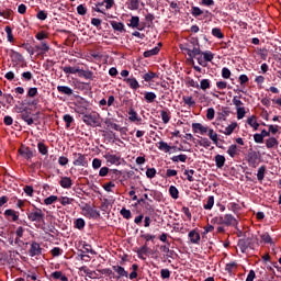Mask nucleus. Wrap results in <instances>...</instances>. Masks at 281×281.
<instances>
[{
    "instance_id": "obj_54",
    "label": "nucleus",
    "mask_w": 281,
    "mask_h": 281,
    "mask_svg": "<svg viewBox=\"0 0 281 281\" xmlns=\"http://www.w3.org/2000/svg\"><path fill=\"white\" fill-rule=\"evenodd\" d=\"M184 175L187 176L188 181L192 182L194 181V169H186Z\"/></svg>"
},
{
    "instance_id": "obj_39",
    "label": "nucleus",
    "mask_w": 281,
    "mask_h": 281,
    "mask_svg": "<svg viewBox=\"0 0 281 281\" xmlns=\"http://www.w3.org/2000/svg\"><path fill=\"white\" fill-rule=\"evenodd\" d=\"M157 99V94L155 92H145L146 102L153 103Z\"/></svg>"
},
{
    "instance_id": "obj_8",
    "label": "nucleus",
    "mask_w": 281,
    "mask_h": 281,
    "mask_svg": "<svg viewBox=\"0 0 281 281\" xmlns=\"http://www.w3.org/2000/svg\"><path fill=\"white\" fill-rule=\"evenodd\" d=\"M106 164L110 166H120L122 162V157L113 154H106L105 156Z\"/></svg>"
},
{
    "instance_id": "obj_40",
    "label": "nucleus",
    "mask_w": 281,
    "mask_h": 281,
    "mask_svg": "<svg viewBox=\"0 0 281 281\" xmlns=\"http://www.w3.org/2000/svg\"><path fill=\"white\" fill-rule=\"evenodd\" d=\"M212 207H214V195L209 196L204 204V210H212Z\"/></svg>"
},
{
    "instance_id": "obj_34",
    "label": "nucleus",
    "mask_w": 281,
    "mask_h": 281,
    "mask_svg": "<svg viewBox=\"0 0 281 281\" xmlns=\"http://www.w3.org/2000/svg\"><path fill=\"white\" fill-rule=\"evenodd\" d=\"M247 124H249V126H251L252 128H255V131H258V127L260 126V124L258 123V121H256V116H250V117H248Z\"/></svg>"
},
{
    "instance_id": "obj_7",
    "label": "nucleus",
    "mask_w": 281,
    "mask_h": 281,
    "mask_svg": "<svg viewBox=\"0 0 281 281\" xmlns=\"http://www.w3.org/2000/svg\"><path fill=\"white\" fill-rule=\"evenodd\" d=\"M223 225L226 227H238V220L232 214H225L223 216Z\"/></svg>"
},
{
    "instance_id": "obj_41",
    "label": "nucleus",
    "mask_w": 281,
    "mask_h": 281,
    "mask_svg": "<svg viewBox=\"0 0 281 281\" xmlns=\"http://www.w3.org/2000/svg\"><path fill=\"white\" fill-rule=\"evenodd\" d=\"M169 193H170L171 199H179V189H177V187L171 186L169 188Z\"/></svg>"
},
{
    "instance_id": "obj_37",
    "label": "nucleus",
    "mask_w": 281,
    "mask_h": 281,
    "mask_svg": "<svg viewBox=\"0 0 281 281\" xmlns=\"http://www.w3.org/2000/svg\"><path fill=\"white\" fill-rule=\"evenodd\" d=\"M265 172H267V167H265V166L259 167L258 172H257L258 181H262L265 179Z\"/></svg>"
},
{
    "instance_id": "obj_19",
    "label": "nucleus",
    "mask_w": 281,
    "mask_h": 281,
    "mask_svg": "<svg viewBox=\"0 0 281 281\" xmlns=\"http://www.w3.org/2000/svg\"><path fill=\"white\" fill-rule=\"evenodd\" d=\"M57 91L59 93H64V95H72L74 94V90L67 86H58Z\"/></svg>"
},
{
    "instance_id": "obj_28",
    "label": "nucleus",
    "mask_w": 281,
    "mask_h": 281,
    "mask_svg": "<svg viewBox=\"0 0 281 281\" xmlns=\"http://www.w3.org/2000/svg\"><path fill=\"white\" fill-rule=\"evenodd\" d=\"M142 0H128L127 8L128 10H139V3Z\"/></svg>"
},
{
    "instance_id": "obj_60",
    "label": "nucleus",
    "mask_w": 281,
    "mask_h": 281,
    "mask_svg": "<svg viewBox=\"0 0 281 281\" xmlns=\"http://www.w3.org/2000/svg\"><path fill=\"white\" fill-rule=\"evenodd\" d=\"M21 47H23V49H26V52L31 55L34 56V48L32 47V45L27 44V43H23L21 45Z\"/></svg>"
},
{
    "instance_id": "obj_62",
    "label": "nucleus",
    "mask_w": 281,
    "mask_h": 281,
    "mask_svg": "<svg viewBox=\"0 0 281 281\" xmlns=\"http://www.w3.org/2000/svg\"><path fill=\"white\" fill-rule=\"evenodd\" d=\"M77 13L80 15V16H85V14H87V8L83 5V4H79L77 7Z\"/></svg>"
},
{
    "instance_id": "obj_47",
    "label": "nucleus",
    "mask_w": 281,
    "mask_h": 281,
    "mask_svg": "<svg viewBox=\"0 0 281 281\" xmlns=\"http://www.w3.org/2000/svg\"><path fill=\"white\" fill-rule=\"evenodd\" d=\"M212 34H213V36H215V38H225V35L223 34V32L218 27H214L212 30Z\"/></svg>"
},
{
    "instance_id": "obj_42",
    "label": "nucleus",
    "mask_w": 281,
    "mask_h": 281,
    "mask_svg": "<svg viewBox=\"0 0 281 281\" xmlns=\"http://www.w3.org/2000/svg\"><path fill=\"white\" fill-rule=\"evenodd\" d=\"M4 32H7V38L9 43H14V35H12V27L5 26Z\"/></svg>"
},
{
    "instance_id": "obj_9",
    "label": "nucleus",
    "mask_w": 281,
    "mask_h": 281,
    "mask_svg": "<svg viewBox=\"0 0 281 281\" xmlns=\"http://www.w3.org/2000/svg\"><path fill=\"white\" fill-rule=\"evenodd\" d=\"M43 254V248H41V245L36 241H33L31 244V248L29 249V255L31 258H34V256H41Z\"/></svg>"
},
{
    "instance_id": "obj_52",
    "label": "nucleus",
    "mask_w": 281,
    "mask_h": 281,
    "mask_svg": "<svg viewBox=\"0 0 281 281\" xmlns=\"http://www.w3.org/2000/svg\"><path fill=\"white\" fill-rule=\"evenodd\" d=\"M64 122H66V128H70L71 123L74 122V116L69 114L64 115Z\"/></svg>"
},
{
    "instance_id": "obj_24",
    "label": "nucleus",
    "mask_w": 281,
    "mask_h": 281,
    "mask_svg": "<svg viewBox=\"0 0 281 281\" xmlns=\"http://www.w3.org/2000/svg\"><path fill=\"white\" fill-rule=\"evenodd\" d=\"M59 184L61 188L69 189L72 186L71 178L69 177H63L61 180L59 181Z\"/></svg>"
},
{
    "instance_id": "obj_31",
    "label": "nucleus",
    "mask_w": 281,
    "mask_h": 281,
    "mask_svg": "<svg viewBox=\"0 0 281 281\" xmlns=\"http://www.w3.org/2000/svg\"><path fill=\"white\" fill-rule=\"evenodd\" d=\"M104 124L106 125L108 128H111L112 131H121L120 125L112 122L111 119L105 120Z\"/></svg>"
},
{
    "instance_id": "obj_44",
    "label": "nucleus",
    "mask_w": 281,
    "mask_h": 281,
    "mask_svg": "<svg viewBox=\"0 0 281 281\" xmlns=\"http://www.w3.org/2000/svg\"><path fill=\"white\" fill-rule=\"evenodd\" d=\"M156 175H157V169H155V168H147V170H146L147 179H155Z\"/></svg>"
},
{
    "instance_id": "obj_1",
    "label": "nucleus",
    "mask_w": 281,
    "mask_h": 281,
    "mask_svg": "<svg viewBox=\"0 0 281 281\" xmlns=\"http://www.w3.org/2000/svg\"><path fill=\"white\" fill-rule=\"evenodd\" d=\"M180 49L182 52H187L190 58H196V56H201V48L199 47V42L189 41L184 44H180Z\"/></svg>"
},
{
    "instance_id": "obj_55",
    "label": "nucleus",
    "mask_w": 281,
    "mask_h": 281,
    "mask_svg": "<svg viewBox=\"0 0 281 281\" xmlns=\"http://www.w3.org/2000/svg\"><path fill=\"white\" fill-rule=\"evenodd\" d=\"M85 225H86V223H85V221L82 218H77L75 221L76 229H85Z\"/></svg>"
},
{
    "instance_id": "obj_36",
    "label": "nucleus",
    "mask_w": 281,
    "mask_h": 281,
    "mask_svg": "<svg viewBox=\"0 0 281 281\" xmlns=\"http://www.w3.org/2000/svg\"><path fill=\"white\" fill-rule=\"evenodd\" d=\"M128 115L130 122H142V119L137 117V112H135V110L131 109Z\"/></svg>"
},
{
    "instance_id": "obj_48",
    "label": "nucleus",
    "mask_w": 281,
    "mask_h": 281,
    "mask_svg": "<svg viewBox=\"0 0 281 281\" xmlns=\"http://www.w3.org/2000/svg\"><path fill=\"white\" fill-rule=\"evenodd\" d=\"M160 115H161V120H162L164 124H168V122H170V112L162 110L160 112Z\"/></svg>"
},
{
    "instance_id": "obj_29",
    "label": "nucleus",
    "mask_w": 281,
    "mask_h": 281,
    "mask_svg": "<svg viewBox=\"0 0 281 281\" xmlns=\"http://www.w3.org/2000/svg\"><path fill=\"white\" fill-rule=\"evenodd\" d=\"M236 126H238V123L234 122L231 125H228L225 131H221V133H224V135H232L234 131H236Z\"/></svg>"
},
{
    "instance_id": "obj_49",
    "label": "nucleus",
    "mask_w": 281,
    "mask_h": 281,
    "mask_svg": "<svg viewBox=\"0 0 281 281\" xmlns=\"http://www.w3.org/2000/svg\"><path fill=\"white\" fill-rule=\"evenodd\" d=\"M202 56L204 57L205 63H212V60H214V54H212V52H204L202 53Z\"/></svg>"
},
{
    "instance_id": "obj_46",
    "label": "nucleus",
    "mask_w": 281,
    "mask_h": 281,
    "mask_svg": "<svg viewBox=\"0 0 281 281\" xmlns=\"http://www.w3.org/2000/svg\"><path fill=\"white\" fill-rule=\"evenodd\" d=\"M145 82H150V80H154V78H157V74L149 71L143 76Z\"/></svg>"
},
{
    "instance_id": "obj_10",
    "label": "nucleus",
    "mask_w": 281,
    "mask_h": 281,
    "mask_svg": "<svg viewBox=\"0 0 281 281\" xmlns=\"http://www.w3.org/2000/svg\"><path fill=\"white\" fill-rule=\"evenodd\" d=\"M33 50H34V54H35V52L37 53V56H45V54H47V52H49V46L47 45L46 42H42L41 45H35Z\"/></svg>"
},
{
    "instance_id": "obj_32",
    "label": "nucleus",
    "mask_w": 281,
    "mask_h": 281,
    "mask_svg": "<svg viewBox=\"0 0 281 281\" xmlns=\"http://www.w3.org/2000/svg\"><path fill=\"white\" fill-rule=\"evenodd\" d=\"M64 74H79L80 67L65 66L63 68Z\"/></svg>"
},
{
    "instance_id": "obj_43",
    "label": "nucleus",
    "mask_w": 281,
    "mask_h": 281,
    "mask_svg": "<svg viewBox=\"0 0 281 281\" xmlns=\"http://www.w3.org/2000/svg\"><path fill=\"white\" fill-rule=\"evenodd\" d=\"M191 14H192V16H195V19H196V18L201 16V14H203V10H201V8H199V7H192Z\"/></svg>"
},
{
    "instance_id": "obj_14",
    "label": "nucleus",
    "mask_w": 281,
    "mask_h": 281,
    "mask_svg": "<svg viewBox=\"0 0 281 281\" xmlns=\"http://www.w3.org/2000/svg\"><path fill=\"white\" fill-rule=\"evenodd\" d=\"M79 276H87L88 278H93V276H95V271L89 269L87 266H82L79 268Z\"/></svg>"
},
{
    "instance_id": "obj_18",
    "label": "nucleus",
    "mask_w": 281,
    "mask_h": 281,
    "mask_svg": "<svg viewBox=\"0 0 281 281\" xmlns=\"http://www.w3.org/2000/svg\"><path fill=\"white\" fill-rule=\"evenodd\" d=\"M79 78H85L86 80H93V71L82 70L79 68Z\"/></svg>"
},
{
    "instance_id": "obj_53",
    "label": "nucleus",
    "mask_w": 281,
    "mask_h": 281,
    "mask_svg": "<svg viewBox=\"0 0 281 281\" xmlns=\"http://www.w3.org/2000/svg\"><path fill=\"white\" fill-rule=\"evenodd\" d=\"M196 60L201 67H207V64L205 63V58L203 57V53L200 50V55H196Z\"/></svg>"
},
{
    "instance_id": "obj_3",
    "label": "nucleus",
    "mask_w": 281,
    "mask_h": 281,
    "mask_svg": "<svg viewBox=\"0 0 281 281\" xmlns=\"http://www.w3.org/2000/svg\"><path fill=\"white\" fill-rule=\"evenodd\" d=\"M240 98H243V95H235L233 98V104L237 110V120H243V117H245L247 114V111L245 110V103L240 101Z\"/></svg>"
},
{
    "instance_id": "obj_27",
    "label": "nucleus",
    "mask_w": 281,
    "mask_h": 281,
    "mask_svg": "<svg viewBox=\"0 0 281 281\" xmlns=\"http://www.w3.org/2000/svg\"><path fill=\"white\" fill-rule=\"evenodd\" d=\"M158 148H159V150H162L164 153H170V150H172V147L164 140H160L158 143Z\"/></svg>"
},
{
    "instance_id": "obj_56",
    "label": "nucleus",
    "mask_w": 281,
    "mask_h": 281,
    "mask_svg": "<svg viewBox=\"0 0 281 281\" xmlns=\"http://www.w3.org/2000/svg\"><path fill=\"white\" fill-rule=\"evenodd\" d=\"M182 100L184 104H187L188 106H194V104H196V102L194 101V99H192V97H183Z\"/></svg>"
},
{
    "instance_id": "obj_13",
    "label": "nucleus",
    "mask_w": 281,
    "mask_h": 281,
    "mask_svg": "<svg viewBox=\"0 0 281 281\" xmlns=\"http://www.w3.org/2000/svg\"><path fill=\"white\" fill-rule=\"evenodd\" d=\"M192 130L194 133H201V135H205L210 128L207 126H203L201 123H193L192 124Z\"/></svg>"
},
{
    "instance_id": "obj_11",
    "label": "nucleus",
    "mask_w": 281,
    "mask_h": 281,
    "mask_svg": "<svg viewBox=\"0 0 281 281\" xmlns=\"http://www.w3.org/2000/svg\"><path fill=\"white\" fill-rule=\"evenodd\" d=\"M4 216H5V218H8V221H10V218H11V221L13 223H16V221H19V212H16L12 209H7L4 211Z\"/></svg>"
},
{
    "instance_id": "obj_50",
    "label": "nucleus",
    "mask_w": 281,
    "mask_h": 281,
    "mask_svg": "<svg viewBox=\"0 0 281 281\" xmlns=\"http://www.w3.org/2000/svg\"><path fill=\"white\" fill-rule=\"evenodd\" d=\"M57 200H58V196H56V195H50V196H48V198H46V199L44 200V204H45V205H52V204L56 203Z\"/></svg>"
},
{
    "instance_id": "obj_58",
    "label": "nucleus",
    "mask_w": 281,
    "mask_h": 281,
    "mask_svg": "<svg viewBox=\"0 0 281 281\" xmlns=\"http://www.w3.org/2000/svg\"><path fill=\"white\" fill-rule=\"evenodd\" d=\"M200 146H203V148H210V146H212V142H210V139L207 138H201V140L199 142Z\"/></svg>"
},
{
    "instance_id": "obj_12",
    "label": "nucleus",
    "mask_w": 281,
    "mask_h": 281,
    "mask_svg": "<svg viewBox=\"0 0 281 281\" xmlns=\"http://www.w3.org/2000/svg\"><path fill=\"white\" fill-rule=\"evenodd\" d=\"M189 238L192 245H199V243H201V234L194 229L189 232Z\"/></svg>"
},
{
    "instance_id": "obj_4",
    "label": "nucleus",
    "mask_w": 281,
    "mask_h": 281,
    "mask_svg": "<svg viewBox=\"0 0 281 281\" xmlns=\"http://www.w3.org/2000/svg\"><path fill=\"white\" fill-rule=\"evenodd\" d=\"M82 122H85L87 126H92L93 128H95V126H100V114L98 113L83 114Z\"/></svg>"
},
{
    "instance_id": "obj_38",
    "label": "nucleus",
    "mask_w": 281,
    "mask_h": 281,
    "mask_svg": "<svg viewBox=\"0 0 281 281\" xmlns=\"http://www.w3.org/2000/svg\"><path fill=\"white\" fill-rule=\"evenodd\" d=\"M57 201H59V203H61V205H71V203H74V199L68 198V196H61L59 198Z\"/></svg>"
},
{
    "instance_id": "obj_25",
    "label": "nucleus",
    "mask_w": 281,
    "mask_h": 281,
    "mask_svg": "<svg viewBox=\"0 0 281 281\" xmlns=\"http://www.w3.org/2000/svg\"><path fill=\"white\" fill-rule=\"evenodd\" d=\"M110 25H112V29L115 32H124V23H122V22L111 21Z\"/></svg>"
},
{
    "instance_id": "obj_30",
    "label": "nucleus",
    "mask_w": 281,
    "mask_h": 281,
    "mask_svg": "<svg viewBox=\"0 0 281 281\" xmlns=\"http://www.w3.org/2000/svg\"><path fill=\"white\" fill-rule=\"evenodd\" d=\"M227 155L234 159L238 155V145H231L227 149Z\"/></svg>"
},
{
    "instance_id": "obj_23",
    "label": "nucleus",
    "mask_w": 281,
    "mask_h": 281,
    "mask_svg": "<svg viewBox=\"0 0 281 281\" xmlns=\"http://www.w3.org/2000/svg\"><path fill=\"white\" fill-rule=\"evenodd\" d=\"M171 161H173L175 164H179V161H181L182 164H186V161H188V155L180 154L178 156H173L171 157Z\"/></svg>"
},
{
    "instance_id": "obj_16",
    "label": "nucleus",
    "mask_w": 281,
    "mask_h": 281,
    "mask_svg": "<svg viewBox=\"0 0 281 281\" xmlns=\"http://www.w3.org/2000/svg\"><path fill=\"white\" fill-rule=\"evenodd\" d=\"M19 153L24 159H32L34 157V151L29 147H23L19 149Z\"/></svg>"
},
{
    "instance_id": "obj_35",
    "label": "nucleus",
    "mask_w": 281,
    "mask_h": 281,
    "mask_svg": "<svg viewBox=\"0 0 281 281\" xmlns=\"http://www.w3.org/2000/svg\"><path fill=\"white\" fill-rule=\"evenodd\" d=\"M278 140L276 137H270L266 140L267 148H276L278 146Z\"/></svg>"
},
{
    "instance_id": "obj_33",
    "label": "nucleus",
    "mask_w": 281,
    "mask_h": 281,
    "mask_svg": "<svg viewBox=\"0 0 281 281\" xmlns=\"http://www.w3.org/2000/svg\"><path fill=\"white\" fill-rule=\"evenodd\" d=\"M209 137L211 140H213V144L217 145L218 144V134L214 132V130L210 128L207 131Z\"/></svg>"
},
{
    "instance_id": "obj_51",
    "label": "nucleus",
    "mask_w": 281,
    "mask_h": 281,
    "mask_svg": "<svg viewBox=\"0 0 281 281\" xmlns=\"http://www.w3.org/2000/svg\"><path fill=\"white\" fill-rule=\"evenodd\" d=\"M200 89H202V91H206V89H210V79H202L200 81Z\"/></svg>"
},
{
    "instance_id": "obj_63",
    "label": "nucleus",
    "mask_w": 281,
    "mask_h": 281,
    "mask_svg": "<svg viewBox=\"0 0 281 281\" xmlns=\"http://www.w3.org/2000/svg\"><path fill=\"white\" fill-rule=\"evenodd\" d=\"M112 179H120V177H122V171L117 170V169H112L110 172Z\"/></svg>"
},
{
    "instance_id": "obj_6",
    "label": "nucleus",
    "mask_w": 281,
    "mask_h": 281,
    "mask_svg": "<svg viewBox=\"0 0 281 281\" xmlns=\"http://www.w3.org/2000/svg\"><path fill=\"white\" fill-rule=\"evenodd\" d=\"M72 159L74 166H81L82 168H87V166H89V160H87V156L85 154L74 153Z\"/></svg>"
},
{
    "instance_id": "obj_57",
    "label": "nucleus",
    "mask_w": 281,
    "mask_h": 281,
    "mask_svg": "<svg viewBox=\"0 0 281 281\" xmlns=\"http://www.w3.org/2000/svg\"><path fill=\"white\" fill-rule=\"evenodd\" d=\"M261 240L263 243H267L269 245H271L273 243V239L271 238V235H269V233H265L261 235Z\"/></svg>"
},
{
    "instance_id": "obj_21",
    "label": "nucleus",
    "mask_w": 281,
    "mask_h": 281,
    "mask_svg": "<svg viewBox=\"0 0 281 281\" xmlns=\"http://www.w3.org/2000/svg\"><path fill=\"white\" fill-rule=\"evenodd\" d=\"M225 156L221 155V154H217L215 156V166L216 168H223V166H225Z\"/></svg>"
},
{
    "instance_id": "obj_64",
    "label": "nucleus",
    "mask_w": 281,
    "mask_h": 281,
    "mask_svg": "<svg viewBox=\"0 0 281 281\" xmlns=\"http://www.w3.org/2000/svg\"><path fill=\"white\" fill-rule=\"evenodd\" d=\"M214 115H215L214 108H209V109L206 110V117H207L209 120H214Z\"/></svg>"
},
{
    "instance_id": "obj_15",
    "label": "nucleus",
    "mask_w": 281,
    "mask_h": 281,
    "mask_svg": "<svg viewBox=\"0 0 281 281\" xmlns=\"http://www.w3.org/2000/svg\"><path fill=\"white\" fill-rule=\"evenodd\" d=\"M124 82H126V85H128V87L134 91H137V89H139V82L133 77L125 78Z\"/></svg>"
},
{
    "instance_id": "obj_2",
    "label": "nucleus",
    "mask_w": 281,
    "mask_h": 281,
    "mask_svg": "<svg viewBox=\"0 0 281 281\" xmlns=\"http://www.w3.org/2000/svg\"><path fill=\"white\" fill-rule=\"evenodd\" d=\"M29 221L31 223H37L38 225H45V212L43 210L34 206L26 213Z\"/></svg>"
},
{
    "instance_id": "obj_5",
    "label": "nucleus",
    "mask_w": 281,
    "mask_h": 281,
    "mask_svg": "<svg viewBox=\"0 0 281 281\" xmlns=\"http://www.w3.org/2000/svg\"><path fill=\"white\" fill-rule=\"evenodd\" d=\"M82 213L86 218H100V211H98L95 206L89 204H86V206L82 207Z\"/></svg>"
},
{
    "instance_id": "obj_26",
    "label": "nucleus",
    "mask_w": 281,
    "mask_h": 281,
    "mask_svg": "<svg viewBox=\"0 0 281 281\" xmlns=\"http://www.w3.org/2000/svg\"><path fill=\"white\" fill-rule=\"evenodd\" d=\"M50 276H52V278H54V280L69 281L67 276L63 274L61 271H55Z\"/></svg>"
},
{
    "instance_id": "obj_45",
    "label": "nucleus",
    "mask_w": 281,
    "mask_h": 281,
    "mask_svg": "<svg viewBox=\"0 0 281 281\" xmlns=\"http://www.w3.org/2000/svg\"><path fill=\"white\" fill-rule=\"evenodd\" d=\"M37 148H38V153L41 154V155H47V153H49V150L47 149V147L45 146V144L44 143H38L37 144Z\"/></svg>"
},
{
    "instance_id": "obj_17",
    "label": "nucleus",
    "mask_w": 281,
    "mask_h": 281,
    "mask_svg": "<svg viewBox=\"0 0 281 281\" xmlns=\"http://www.w3.org/2000/svg\"><path fill=\"white\" fill-rule=\"evenodd\" d=\"M112 269L117 273L119 278H128V272L124 270V267L113 266Z\"/></svg>"
},
{
    "instance_id": "obj_20",
    "label": "nucleus",
    "mask_w": 281,
    "mask_h": 281,
    "mask_svg": "<svg viewBox=\"0 0 281 281\" xmlns=\"http://www.w3.org/2000/svg\"><path fill=\"white\" fill-rule=\"evenodd\" d=\"M159 52H160L159 46H156L153 49L144 52L143 56H144V58H150L151 56H157V54H159Z\"/></svg>"
},
{
    "instance_id": "obj_61",
    "label": "nucleus",
    "mask_w": 281,
    "mask_h": 281,
    "mask_svg": "<svg viewBox=\"0 0 281 281\" xmlns=\"http://www.w3.org/2000/svg\"><path fill=\"white\" fill-rule=\"evenodd\" d=\"M121 216H123V218H126L128 221V218H131V210H126L125 207H123L120 211Z\"/></svg>"
},
{
    "instance_id": "obj_22",
    "label": "nucleus",
    "mask_w": 281,
    "mask_h": 281,
    "mask_svg": "<svg viewBox=\"0 0 281 281\" xmlns=\"http://www.w3.org/2000/svg\"><path fill=\"white\" fill-rule=\"evenodd\" d=\"M21 117L24 122H26L29 126H32V124H34V119H32V116L30 115V112L27 111L22 112Z\"/></svg>"
},
{
    "instance_id": "obj_59",
    "label": "nucleus",
    "mask_w": 281,
    "mask_h": 281,
    "mask_svg": "<svg viewBox=\"0 0 281 281\" xmlns=\"http://www.w3.org/2000/svg\"><path fill=\"white\" fill-rule=\"evenodd\" d=\"M130 25L131 27H139V16H132Z\"/></svg>"
}]
</instances>
